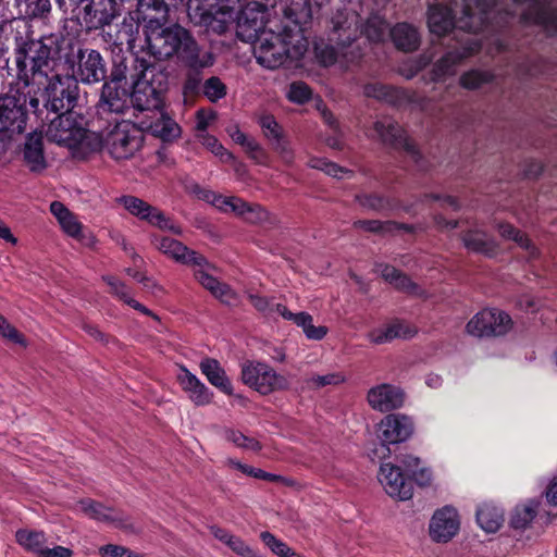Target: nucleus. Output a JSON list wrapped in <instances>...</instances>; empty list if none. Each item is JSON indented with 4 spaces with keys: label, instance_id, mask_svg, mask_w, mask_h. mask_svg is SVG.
Wrapping results in <instances>:
<instances>
[{
    "label": "nucleus",
    "instance_id": "nucleus-1",
    "mask_svg": "<svg viewBox=\"0 0 557 557\" xmlns=\"http://www.w3.org/2000/svg\"><path fill=\"white\" fill-rule=\"evenodd\" d=\"M62 34L44 35L39 39L15 37V63L18 79L29 91L42 90L44 106L53 113L74 112L78 99V83L71 75L58 73L65 44Z\"/></svg>",
    "mask_w": 557,
    "mask_h": 557
},
{
    "label": "nucleus",
    "instance_id": "nucleus-2",
    "mask_svg": "<svg viewBox=\"0 0 557 557\" xmlns=\"http://www.w3.org/2000/svg\"><path fill=\"white\" fill-rule=\"evenodd\" d=\"M294 4V2L292 3ZM286 22L276 29L270 27L253 40V55L257 62L270 70L294 61H299L308 50L309 42L302 25L312 17V11L306 0H297L296 7L283 9Z\"/></svg>",
    "mask_w": 557,
    "mask_h": 557
},
{
    "label": "nucleus",
    "instance_id": "nucleus-3",
    "mask_svg": "<svg viewBox=\"0 0 557 557\" xmlns=\"http://www.w3.org/2000/svg\"><path fill=\"white\" fill-rule=\"evenodd\" d=\"M455 9L442 4L429 7L428 26L431 33L443 36L458 27L469 33H478L487 25L486 0H454Z\"/></svg>",
    "mask_w": 557,
    "mask_h": 557
},
{
    "label": "nucleus",
    "instance_id": "nucleus-4",
    "mask_svg": "<svg viewBox=\"0 0 557 557\" xmlns=\"http://www.w3.org/2000/svg\"><path fill=\"white\" fill-rule=\"evenodd\" d=\"M49 141L76 150L83 154L101 148V137L86 128L85 117L75 112L61 113L48 124Z\"/></svg>",
    "mask_w": 557,
    "mask_h": 557
},
{
    "label": "nucleus",
    "instance_id": "nucleus-5",
    "mask_svg": "<svg viewBox=\"0 0 557 557\" xmlns=\"http://www.w3.org/2000/svg\"><path fill=\"white\" fill-rule=\"evenodd\" d=\"M133 91L131 103L139 111H154L162 107V94L166 89V75L144 59H136L131 73Z\"/></svg>",
    "mask_w": 557,
    "mask_h": 557
},
{
    "label": "nucleus",
    "instance_id": "nucleus-6",
    "mask_svg": "<svg viewBox=\"0 0 557 557\" xmlns=\"http://www.w3.org/2000/svg\"><path fill=\"white\" fill-rule=\"evenodd\" d=\"M242 0H196L189 3L188 15L196 23L216 34H223Z\"/></svg>",
    "mask_w": 557,
    "mask_h": 557
},
{
    "label": "nucleus",
    "instance_id": "nucleus-7",
    "mask_svg": "<svg viewBox=\"0 0 557 557\" xmlns=\"http://www.w3.org/2000/svg\"><path fill=\"white\" fill-rule=\"evenodd\" d=\"M242 380L247 386L261 395L287 391L290 386L286 376L277 373L268 363L260 361H246L243 363Z\"/></svg>",
    "mask_w": 557,
    "mask_h": 557
},
{
    "label": "nucleus",
    "instance_id": "nucleus-8",
    "mask_svg": "<svg viewBox=\"0 0 557 557\" xmlns=\"http://www.w3.org/2000/svg\"><path fill=\"white\" fill-rule=\"evenodd\" d=\"M110 156L115 160L132 158L143 145V135L135 125L122 121L101 139Z\"/></svg>",
    "mask_w": 557,
    "mask_h": 557
},
{
    "label": "nucleus",
    "instance_id": "nucleus-9",
    "mask_svg": "<svg viewBox=\"0 0 557 557\" xmlns=\"http://www.w3.org/2000/svg\"><path fill=\"white\" fill-rule=\"evenodd\" d=\"M144 35L147 52L158 60H163L178 51L181 40L185 37V28L180 25L154 27L145 29Z\"/></svg>",
    "mask_w": 557,
    "mask_h": 557
},
{
    "label": "nucleus",
    "instance_id": "nucleus-10",
    "mask_svg": "<svg viewBox=\"0 0 557 557\" xmlns=\"http://www.w3.org/2000/svg\"><path fill=\"white\" fill-rule=\"evenodd\" d=\"M121 15V7L116 0H87L81 9L79 16H75L88 30L107 32L112 22Z\"/></svg>",
    "mask_w": 557,
    "mask_h": 557
},
{
    "label": "nucleus",
    "instance_id": "nucleus-11",
    "mask_svg": "<svg viewBox=\"0 0 557 557\" xmlns=\"http://www.w3.org/2000/svg\"><path fill=\"white\" fill-rule=\"evenodd\" d=\"M268 7L258 1L248 2L237 16V36L243 41L256 40L265 28Z\"/></svg>",
    "mask_w": 557,
    "mask_h": 557
},
{
    "label": "nucleus",
    "instance_id": "nucleus-12",
    "mask_svg": "<svg viewBox=\"0 0 557 557\" xmlns=\"http://www.w3.org/2000/svg\"><path fill=\"white\" fill-rule=\"evenodd\" d=\"M119 202L133 215L140 220H145L160 230H168L175 234L181 233V228L175 226L174 223L165 216V214L158 208L152 207L145 200L135 196H122Z\"/></svg>",
    "mask_w": 557,
    "mask_h": 557
},
{
    "label": "nucleus",
    "instance_id": "nucleus-13",
    "mask_svg": "<svg viewBox=\"0 0 557 557\" xmlns=\"http://www.w3.org/2000/svg\"><path fill=\"white\" fill-rule=\"evenodd\" d=\"M460 517L453 506H444L437 509L430 521L429 533L435 543H448L459 532Z\"/></svg>",
    "mask_w": 557,
    "mask_h": 557
},
{
    "label": "nucleus",
    "instance_id": "nucleus-14",
    "mask_svg": "<svg viewBox=\"0 0 557 557\" xmlns=\"http://www.w3.org/2000/svg\"><path fill=\"white\" fill-rule=\"evenodd\" d=\"M121 65H117L111 73L113 84L106 83L102 86L99 107L103 112L123 113L128 108V102H131V96L127 91L116 86V82L127 78L126 66L122 70Z\"/></svg>",
    "mask_w": 557,
    "mask_h": 557
},
{
    "label": "nucleus",
    "instance_id": "nucleus-15",
    "mask_svg": "<svg viewBox=\"0 0 557 557\" xmlns=\"http://www.w3.org/2000/svg\"><path fill=\"white\" fill-rule=\"evenodd\" d=\"M25 97L4 95L0 97V131L22 133L26 127Z\"/></svg>",
    "mask_w": 557,
    "mask_h": 557
},
{
    "label": "nucleus",
    "instance_id": "nucleus-16",
    "mask_svg": "<svg viewBox=\"0 0 557 557\" xmlns=\"http://www.w3.org/2000/svg\"><path fill=\"white\" fill-rule=\"evenodd\" d=\"M374 131L385 144L403 149L414 163L419 162L420 152L416 144L407 137L406 132L393 120L383 119L376 121L374 123Z\"/></svg>",
    "mask_w": 557,
    "mask_h": 557
},
{
    "label": "nucleus",
    "instance_id": "nucleus-17",
    "mask_svg": "<svg viewBox=\"0 0 557 557\" xmlns=\"http://www.w3.org/2000/svg\"><path fill=\"white\" fill-rule=\"evenodd\" d=\"M50 211L58 220L62 231L70 237L76 239L83 246L92 248L97 239L95 235L87 231L84 225L78 221L62 202L53 201L50 205Z\"/></svg>",
    "mask_w": 557,
    "mask_h": 557
},
{
    "label": "nucleus",
    "instance_id": "nucleus-18",
    "mask_svg": "<svg viewBox=\"0 0 557 557\" xmlns=\"http://www.w3.org/2000/svg\"><path fill=\"white\" fill-rule=\"evenodd\" d=\"M77 70L72 77L84 84L103 81L107 76V65L101 54L94 49H79L77 52Z\"/></svg>",
    "mask_w": 557,
    "mask_h": 557
},
{
    "label": "nucleus",
    "instance_id": "nucleus-19",
    "mask_svg": "<svg viewBox=\"0 0 557 557\" xmlns=\"http://www.w3.org/2000/svg\"><path fill=\"white\" fill-rule=\"evenodd\" d=\"M406 394L397 385L381 383L368 391L367 401L369 406L380 412H389L404 406Z\"/></svg>",
    "mask_w": 557,
    "mask_h": 557
},
{
    "label": "nucleus",
    "instance_id": "nucleus-20",
    "mask_svg": "<svg viewBox=\"0 0 557 557\" xmlns=\"http://www.w3.org/2000/svg\"><path fill=\"white\" fill-rule=\"evenodd\" d=\"M377 478L391 497L399 500H407L412 497L413 486L411 480L406 478L400 467L389 462L382 463Z\"/></svg>",
    "mask_w": 557,
    "mask_h": 557
},
{
    "label": "nucleus",
    "instance_id": "nucleus-21",
    "mask_svg": "<svg viewBox=\"0 0 557 557\" xmlns=\"http://www.w3.org/2000/svg\"><path fill=\"white\" fill-rule=\"evenodd\" d=\"M379 431V437L384 445L398 444L412 435L413 422L406 414L391 413L381 420Z\"/></svg>",
    "mask_w": 557,
    "mask_h": 557
},
{
    "label": "nucleus",
    "instance_id": "nucleus-22",
    "mask_svg": "<svg viewBox=\"0 0 557 557\" xmlns=\"http://www.w3.org/2000/svg\"><path fill=\"white\" fill-rule=\"evenodd\" d=\"M153 245L159 251L177 262L190 265H201L207 263V259L202 255L194 250H189L185 245L174 238L153 237Z\"/></svg>",
    "mask_w": 557,
    "mask_h": 557
},
{
    "label": "nucleus",
    "instance_id": "nucleus-23",
    "mask_svg": "<svg viewBox=\"0 0 557 557\" xmlns=\"http://www.w3.org/2000/svg\"><path fill=\"white\" fill-rule=\"evenodd\" d=\"M78 507L85 516L98 522H103L121 529L128 527L127 518L122 512L114 508L107 507L91 498L79 500Z\"/></svg>",
    "mask_w": 557,
    "mask_h": 557
},
{
    "label": "nucleus",
    "instance_id": "nucleus-24",
    "mask_svg": "<svg viewBox=\"0 0 557 557\" xmlns=\"http://www.w3.org/2000/svg\"><path fill=\"white\" fill-rule=\"evenodd\" d=\"M145 29L162 27L168 23L169 7L164 0H138L133 11Z\"/></svg>",
    "mask_w": 557,
    "mask_h": 557
},
{
    "label": "nucleus",
    "instance_id": "nucleus-25",
    "mask_svg": "<svg viewBox=\"0 0 557 557\" xmlns=\"http://www.w3.org/2000/svg\"><path fill=\"white\" fill-rule=\"evenodd\" d=\"M176 53L194 71L209 67L214 63L213 54L209 51H202L186 29L185 37L182 38Z\"/></svg>",
    "mask_w": 557,
    "mask_h": 557
},
{
    "label": "nucleus",
    "instance_id": "nucleus-26",
    "mask_svg": "<svg viewBox=\"0 0 557 557\" xmlns=\"http://www.w3.org/2000/svg\"><path fill=\"white\" fill-rule=\"evenodd\" d=\"M208 265V262L201 265H194L195 278L221 302L228 306L236 305L238 302L237 293L230 285L220 282L216 277L209 274L206 271Z\"/></svg>",
    "mask_w": 557,
    "mask_h": 557
},
{
    "label": "nucleus",
    "instance_id": "nucleus-27",
    "mask_svg": "<svg viewBox=\"0 0 557 557\" xmlns=\"http://www.w3.org/2000/svg\"><path fill=\"white\" fill-rule=\"evenodd\" d=\"M140 24L143 23L132 11L116 25L114 33L111 30L103 32L102 37L110 45L117 47L126 45L128 48H134L139 34Z\"/></svg>",
    "mask_w": 557,
    "mask_h": 557
},
{
    "label": "nucleus",
    "instance_id": "nucleus-28",
    "mask_svg": "<svg viewBox=\"0 0 557 557\" xmlns=\"http://www.w3.org/2000/svg\"><path fill=\"white\" fill-rule=\"evenodd\" d=\"M177 381L189 400L196 406H207L212 403L213 392L186 367H181Z\"/></svg>",
    "mask_w": 557,
    "mask_h": 557
},
{
    "label": "nucleus",
    "instance_id": "nucleus-29",
    "mask_svg": "<svg viewBox=\"0 0 557 557\" xmlns=\"http://www.w3.org/2000/svg\"><path fill=\"white\" fill-rule=\"evenodd\" d=\"M23 162L25 166L36 174L42 173L47 166V160L44 151L42 136L40 133H30L26 136L22 149Z\"/></svg>",
    "mask_w": 557,
    "mask_h": 557
},
{
    "label": "nucleus",
    "instance_id": "nucleus-30",
    "mask_svg": "<svg viewBox=\"0 0 557 557\" xmlns=\"http://www.w3.org/2000/svg\"><path fill=\"white\" fill-rule=\"evenodd\" d=\"M376 271L382 277L393 285L396 289L404 292L411 296L426 297V292L418 284L411 281L409 276L397 270L395 267L389 264H377Z\"/></svg>",
    "mask_w": 557,
    "mask_h": 557
},
{
    "label": "nucleus",
    "instance_id": "nucleus-31",
    "mask_svg": "<svg viewBox=\"0 0 557 557\" xmlns=\"http://www.w3.org/2000/svg\"><path fill=\"white\" fill-rule=\"evenodd\" d=\"M418 330L411 324L405 322H396L384 329L373 330L368 334L371 343L381 345L389 343L395 338L408 339L417 334Z\"/></svg>",
    "mask_w": 557,
    "mask_h": 557
},
{
    "label": "nucleus",
    "instance_id": "nucleus-32",
    "mask_svg": "<svg viewBox=\"0 0 557 557\" xmlns=\"http://www.w3.org/2000/svg\"><path fill=\"white\" fill-rule=\"evenodd\" d=\"M199 368L211 385L226 395L233 394L232 383L216 359L205 358L200 361Z\"/></svg>",
    "mask_w": 557,
    "mask_h": 557
},
{
    "label": "nucleus",
    "instance_id": "nucleus-33",
    "mask_svg": "<svg viewBox=\"0 0 557 557\" xmlns=\"http://www.w3.org/2000/svg\"><path fill=\"white\" fill-rule=\"evenodd\" d=\"M541 500L530 498L515 506L511 511L509 524L515 530L528 529L539 513Z\"/></svg>",
    "mask_w": 557,
    "mask_h": 557
},
{
    "label": "nucleus",
    "instance_id": "nucleus-34",
    "mask_svg": "<svg viewBox=\"0 0 557 557\" xmlns=\"http://www.w3.org/2000/svg\"><path fill=\"white\" fill-rule=\"evenodd\" d=\"M395 46L403 51H414L420 45L418 30L408 23H398L389 32Z\"/></svg>",
    "mask_w": 557,
    "mask_h": 557
},
{
    "label": "nucleus",
    "instance_id": "nucleus-35",
    "mask_svg": "<svg viewBox=\"0 0 557 557\" xmlns=\"http://www.w3.org/2000/svg\"><path fill=\"white\" fill-rule=\"evenodd\" d=\"M212 536L239 557H249L251 548L242 537L216 524L209 527Z\"/></svg>",
    "mask_w": 557,
    "mask_h": 557
},
{
    "label": "nucleus",
    "instance_id": "nucleus-36",
    "mask_svg": "<svg viewBox=\"0 0 557 557\" xmlns=\"http://www.w3.org/2000/svg\"><path fill=\"white\" fill-rule=\"evenodd\" d=\"M472 52L473 50L469 48L447 52L434 64L433 81H441L446 76L454 75L456 65L471 55Z\"/></svg>",
    "mask_w": 557,
    "mask_h": 557
},
{
    "label": "nucleus",
    "instance_id": "nucleus-37",
    "mask_svg": "<svg viewBox=\"0 0 557 557\" xmlns=\"http://www.w3.org/2000/svg\"><path fill=\"white\" fill-rule=\"evenodd\" d=\"M292 322L301 327L306 337L311 341L323 339L329 331L323 325L314 326L312 315L304 311L296 313Z\"/></svg>",
    "mask_w": 557,
    "mask_h": 557
},
{
    "label": "nucleus",
    "instance_id": "nucleus-38",
    "mask_svg": "<svg viewBox=\"0 0 557 557\" xmlns=\"http://www.w3.org/2000/svg\"><path fill=\"white\" fill-rule=\"evenodd\" d=\"M154 135L164 141H171L181 136L180 125L168 115L161 113L160 117L150 125Z\"/></svg>",
    "mask_w": 557,
    "mask_h": 557
},
{
    "label": "nucleus",
    "instance_id": "nucleus-39",
    "mask_svg": "<svg viewBox=\"0 0 557 557\" xmlns=\"http://www.w3.org/2000/svg\"><path fill=\"white\" fill-rule=\"evenodd\" d=\"M355 226L372 233H393L397 230L412 232L413 226L409 224H399L393 221L381 222L379 220H360L355 222Z\"/></svg>",
    "mask_w": 557,
    "mask_h": 557
},
{
    "label": "nucleus",
    "instance_id": "nucleus-40",
    "mask_svg": "<svg viewBox=\"0 0 557 557\" xmlns=\"http://www.w3.org/2000/svg\"><path fill=\"white\" fill-rule=\"evenodd\" d=\"M17 543L23 546L26 550L36 553L40 556L46 543V536L44 532L30 531V530H18L15 534Z\"/></svg>",
    "mask_w": 557,
    "mask_h": 557
},
{
    "label": "nucleus",
    "instance_id": "nucleus-41",
    "mask_svg": "<svg viewBox=\"0 0 557 557\" xmlns=\"http://www.w3.org/2000/svg\"><path fill=\"white\" fill-rule=\"evenodd\" d=\"M512 326V319L507 312L490 309V336H503L511 331Z\"/></svg>",
    "mask_w": 557,
    "mask_h": 557
},
{
    "label": "nucleus",
    "instance_id": "nucleus-42",
    "mask_svg": "<svg viewBox=\"0 0 557 557\" xmlns=\"http://www.w3.org/2000/svg\"><path fill=\"white\" fill-rule=\"evenodd\" d=\"M387 28L388 24L386 21L382 16L374 14L367 20L362 32L370 41L381 42L386 36Z\"/></svg>",
    "mask_w": 557,
    "mask_h": 557
},
{
    "label": "nucleus",
    "instance_id": "nucleus-43",
    "mask_svg": "<svg viewBox=\"0 0 557 557\" xmlns=\"http://www.w3.org/2000/svg\"><path fill=\"white\" fill-rule=\"evenodd\" d=\"M224 438L242 449L259 451L262 448L258 440L245 435L239 430L226 429L224 431Z\"/></svg>",
    "mask_w": 557,
    "mask_h": 557
},
{
    "label": "nucleus",
    "instance_id": "nucleus-44",
    "mask_svg": "<svg viewBox=\"0 0 557 557\" xmlns=\"http://www.w3.org/2000/svg\"><path fill=\"white\" fill-rule=\"evenodd\" d=\"M307 165L311 169L323 171L325 174L337 178H342L345 175H351L352 173L350 170L342 168L325 158L311 157Z\"/></svg>",
    "mask_w": 557,
    "mask_h": 557
},
{
    "label": "nucleus",
    "instance_id": "nucleus-45",
    "mask_svg": "<svg viewBox=\"0 0 557 557\" xmlns=\"http://www.w3.org/2000/svg\"><path fill=\"white\" fill-rule=\"evenodd\" d=\"M399 92L398 89L383 84H369L364 87V95L367 97L386 102H394L398 98Z\"/></svg>",
    "mask_w": 557,
    "mask_h": 557
},
{
    "label": "nucleus",
    "instance_id": "nucleus-46",
    "mask_svg": "<svg viewBox=\"0 0 557 557\" xmlns=\"http://www.w3.org/2000/svg\"><path fill=\"white\" fill-rule=\"evenodd\" d=\"M196 137L203 147L210 150L214 156L219 157L223 162L233 160V154L227 152L214 136L208 133H200L196 134Z\"/></svg>",
    "mask_w": 557,
    "mask_h": 557
},
{
    "label": "nucleus",
    "instance_id": "nucleus-47",
    "mask_svg": "<svg viewBox=\"0 0 557 557\" xmlns=\"http://www.w3.org/2000/svg\"><path fill=\"white\" fill-rule=\"evenodd\" d=\"M237 215L251 224H259L269 219V213L262 206L258 203H249L245 200L244 208L240 209Z\"/></svg>",
    "mask_w": 557,
    "mask_h": 557
},
{
    "label": "nucleus",
    "instance_id": "nucleus-48",
    "mask_svg": "<svg viewBox=\"0 0 557 557\" xmlns=\"http://www.w3.org/2000/svg\"><path fill=\"white\" fill-rule=\"evenodd\" d=\"M203 95L211 101L216 102L227 94L226 85L218 77L211 76L202 86Z\"/></svg>",
    "mask_w": 557,
    "mask_h": 557
},
{
    "label": "nucleus",
    "instance_id": "nucleus-49",
    "mask_svg": "<svg viewBox=\"0 0 557 557\" xmlns=\"http://www.w3.org/2000/svg\"><path fill=\"white\" fill-rule=\"evenodd\" d=\"M260 539L264 545L278 557H288L294 552L285 542L277 539L274 534L269 531L260 533Z\"/></svg>",
    "mask_w": 557,
    "mask_h": 557
},
{
    "label": "nucleus",
    "instance_id": "nucleus-50",
    "mask_svg": "<svg viewBox=\"0 0 557 557\" xmlns=\"http://www.w3.org/2000/svg\"><path fill=\"white\" fill-rule=\"evenodd\" d=\"M346 381L343 372H331L323 375H312L307 380L312 388H321L329 385H339Z\"/></svg>",
    "mask_w": 557,
    "mask_h": 557
},
{
    "label": "nucleus",
    "instance_id": "nucleus-51",
    "mask_svg": "<svg viewBox=\"0 0 557 557\" xmlns=\"http://www.w3.org/2000/svg\"><path fill=\"white\" fill-rule=\"evenodd\" d=\"M259 125L262 128L264 136L273 143L283 138V133L280 124L272 115H262L259 119Z\"/></svg>",
    "mask_w": 557,
    "mask_h": 557
},
{
    "label": "nucleus",
    "instance_id": "nucleus-52",
    "mask_svg": "<svg viewBox=\"0 0 557 557\" xmlns=\"http://www.w3.org/2000/svg\"><path fill=\"white\" fill-rule=\"evenodd\" d=\"M467 333L473 337L481 338L487 332V313L486 310L478 312L467 324Z\"/></svg>",
    "mask_w": 557,
    "mask_h": 557
},
{
    "label": "nucleus",
    "instance_id": "nucleus-53",
    "mask_svg": "<svg viewBox=\"0 0 557 557\" xmlns=\"http://www.w3.org/2000/svg\"><path fill=\"white\" fill-rule=\"evenodd\" d=\"M463 244L470 251L482 252L486 251V236L481 231H469L465 234Z\"/></svg>",
    "mask_w": 557,
    "mask_h": 557
},
{
    "label": "nucleus",
    "instance_id": "nucleus-54",
    "mask_svg": "<svg viewBox=\"0 0 557 557\" xmlns=\"http://www.w3.org/2000/svg\"><path fill=\"white\" fill-rule=\"evenodd\" d=\"M311 89L304 82H294L289 85L287 98L295 103L302 104L310 100Z\"/></svg>",
    "mask_w": 557,
    "mask_h": 557
},
{
    "label": "nucleus",
    "instance_id": "nucleus-55",
    "mask_svg": "<svg viewBox=\"0 0 557 557\" xmlns=\"http://www.w3.org/2000/svg\"><path fill=\"white\" fill-rule=\"evenodd\" d=\"M486 79L487 76L484 72L471 70L460 77V85L466 89L474 90L480 88Z\"/></svg>",
    "mask_w": 557,
    "mask_h": 557
},
{
    "label": "nucleus",
    "instance_id": "nucleus-56",
    "mask_svg": "<svg viewBox=\"0 0 557 557\" xmlns=\"http://www.w3.org/2000/svg\"><path fill=\"white\" fill-rule=\"evenodd\" d=\"M0 336L18 344L26 346L25 337L3 317L0 314Z\"/></svg>",
    "mask_w": 557,
    "mask_h": 557
},
{
    "label": "nucleus",
    "instance_id": "nucleus-57",
    "mask_svg": "<svg viewBox=\"0 0 557 557\" xmlns=\"http://www.w3.org/2000/svg\"><path fill=\"white\" fill-rule=\"evenodd\" d=\"M102 280L110 286L111 293L125 304H128V300L133 298L129 288L122 281L111 275H106Z\"/></svg>",
    "mask_w": 557,
    "mask_h": 557
},
{
    "label": "nucleus",
    "instance_id": "nucleus-58",
    "mask_svg": "<svg viewBox=\"0 0 557 557\" xmlns=\"http://www.w3.org/2000/svg\"><path fill=\"white\" fill-rule=\"evenodd\" d=\"M498 232L503 237L515 240L523 248L530 247V239L525 234L515 228L511 224H499Z\"/></svg>",
    "mask_w": 557,
    "mask_h": 557
},
{
    "label": "nucleus",
    "instance_id": "nucleus-59",
    "mask_svg": "<svg viewBox=\"0 0 557 557\" xmlns=\"http://www.w3.org/2000/svg\"><path fill=\"white\" fill-rule=\"evenodd\" d=\"M244 208V200L235 196H223L218 198L216 209L223 213L233 212L236 215Z\"/></svg>",
    "mask_w": 557,
    "mask_h": 557
},
{
    "label": "nucleus",
    "instance_id": "nucleus-60",
    "mask_svg": "<svg viewBox=\"0 0 557 557\" xmlns=\"http://www.w3.org/2000/svg\"><path fill=\"white\" fill-rule=\"evenodd\" d=\"M29 17H45L51 11L50 0H25Z\"/></svg>",
    "mask_w": 557,
    "mask_h": 557
},
{
    "label": "nucleus",
    "instance_id": "nucleus-61",
    "mask_svg": "<svg viewBox=\"0 0 557 557\" xmlns=\"http://www.w3.org/2000/svg\"><path fill=\"white\" fill-rule=\"evenodd\" d=\"M358 200L362 207L374 211H383L389 208V202L377 195H362L358 197Z\"/></svg>",
    "mask_w": 557,
    "mask_h": 557
},
{
    "label": "nucleus",
    "instance_id": "nucleus-62",
    "mask_svg": "<svg viewBox=\"0 0 557 557\" xmlns=\"http://www.w3.org/2000/svg\"><path fill=\"white\" fill-rule=\"evenodd\" d=\"M273 149L275 152L278 153L280 158L285 164L292 165L294 163L295 151L292 148L289 141L286 140L284 137L273 143Z\"/></svg>",
    "mask_w": 557,
    "mask_h": 557
},
{
    "label": "nucleus",
    "instance_id": "nucleus-63",
    "mask_svg": "<svg viewBox=\"0 0 557 557\" xmlns=\"http://www.w3.org/2000/svg\"><path fill=\"white\" fill-rule=\"evenodd\" d=\"M248 298L255 309L263 315L271 317L273 314V304L270 298L256 294H249Z\"/></svg>",
    "mask_w": 557,
    "mask_h": 557
},
{
    "label": "nucleus",
    "instance_id": "nucleus-64",
    "mask_svg": "<svg viewBox=\"0 0 557 557\" xmlns=\"http://www.w3.org/2000/svg\"><path fill=\"white\" fill-rule=\"evenodd\" d=\"M87 0H55L58 8L64 13L70 14L72 18L79 16L81 4H85Z\"/></svg>",
    "mask_w": 557,
    "mask_h": 557
}]
</instances>
